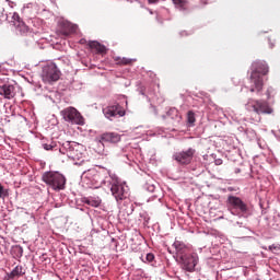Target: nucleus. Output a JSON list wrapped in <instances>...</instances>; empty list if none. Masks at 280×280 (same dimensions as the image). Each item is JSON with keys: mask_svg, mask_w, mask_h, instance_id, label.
<instances>
[{"mask_svg": "<svg viewBox=\"0 0 280 280\" xmlns=\"http://www.w3.org/2000/svg\"><path fill=\"white\" fill-rule=\"evenodd\" d=\"M110 174H113V172L107 170L97 171L95 168H90L83 172L81 180L86 187L94 189H100V187L105 188L106 185H110Z\"/></svg>", "mask_w": 280, "mask_h": 280, "instance_id": "obj_1", "label": "nucleus"}, {"mask_svg": "<svg viewBox=\"0 0 280 280\" xmlns=\"http://www.w3.org/2000/svg\"><path fill=\"white\" fill-rule=\"evenodd\" d=\"M109 185H105V188L109 189L116 202L121 205L130 196V188H128L126 183L119 182V177L115 173H109Z\"/></svg>", "mask_w": 280, "mask_h": 280, "instance_id": "obj_2", "label": "nucleus"}, {"mask_svg": "<svg viewBox=\"0 0 280 280\" xmlns=\"http://www.w3.org/2000/svg\"><path fill=\"white\" fill-rule=\"evenodd\" d=\"M42 180L52 189V191H62L67 185V177L60 172L47 171L42 175Z\"/></svg>", "mask_w": 280, "mask_h": 280, "instance_id": "obj_3", "label": "nucleus"}, {"mask_svg": "<svg viewBox=\"0 0 280 280\" xmlns=\"http://www.w3.org/2000/svg\"><path fill=\"white\" fill-rule=\"evenodd\" d=\"M82 145L78 142L66 141L62 143V148L59 149L61 154H67L69 159L74 161V165H82L84 163V153H82Z\"/></svg>", "mask_w": 280, "mask_h": 280, "instance_id": "obj_4", "label": "nucleus"}, {"mask_svg": "<svg viewBox=\"0 0 280 280\" xmlns=\"http://www.w3.org/2000/svg\"><path fill=\"white\" fill-rule=\"evenodd\" d=\"M247 110L253 121H259L261 119V117L259 116L261 115V113H264L265 115H272V108L270 107V105H268V103L264 101H248Z\"/></svg>", "mask_w": 280, "mask_h": 280, "instance_id": "obj_5", "label": "nucleus"}, {"mask_svg": "<svg viewBox=\"0 0 280 280\" xmlns=\"http://www.w3.org/2000/svg\"><path fill=\"white\" fill-rule=\"evenodd\" d=\"M126 108H128V101H125V106L115 102L113 104L103 107V115L109 121H115L121 117H126Z\"/></svg>", "mask_w": 280, "mask_h": 280, "instance_id": "obj_6", "label": "nucleus"}, {"mask_svg": "<svg viewBox=\"0 0 280 280\" xmlns=\"http://www.w3.org/2000/svg\"><path fill=\"white\" fill-rule=\"evenodd\" d=\"M60 115L65 121L72 126H84V116L74 107H68L60 112Z\"/></svg>", "mask_w": 280, "mask_h": 280, "instance_id": "obj_7", "label": "nucleus"}, {"mask_svg": "<svg viewBox=\"0 0 280 280\" xmlns=\"http://www.w3.org/2000/svg\"><path fill=\"white\" fill-rule=\"evenodd\" d=\"M60 69L56 63L50 62L43 67L42 78L45 82L51 84V82H58L60 80Z\"/></svg>", "mask_w": 280, "mask_h": 280, "instance_id": "obj_8", "label": "nucleus"}, {"mask_svg": "<svg viewBox=\"0 0 280 280\" xmlns=\"http://www.w3.org/2000/svg\"><path fill=\"white\" fill-rule=\"evenodd\" d=\"M199 257L197 253L186 254L183 258L177 260L182 270L186 272H194L196 270V266H198Z\"/></svg>", "mask_w": 280, "mask_h": 280, "instance_id": "obj_9", "label": "nucleus"}, {"mask_svg": "<svg viewBox=\"0 0 280 280\" xmlns=\"http://www.w3.org/2000/svg\"><path fill=\"white\" fill-rule=\"evenodd\" d=\"M194 156H196V149L194 148H188L173 154L174 161L179 163V165H189L194 161Z\"/></svg>", "mask_w": 280, "mask_h": 280, "instance_id": "obj_10", "label": "nucleus"}, {"mask_svg": "<svg viewBox=\"0 0 280 280\" xmlns=\"http://www.w3.org/2000/svg\"><path fill=\"white\" fill-rule=\"evenodd\" d=\"M228 202L231 207V213L238 215V218L246 215V205H244V201L240 197L231 196L228 198Z\"/></svg>", "mask_w": 280, "mask_h": 280, "instance_id": "obj_11", "label": "nucleus"}, {"mask_svg": "<svg viewBox=\"0 0 280 280\" xmlns=\"http://www.w3.org/2000/svg\"><path fill=\"white\" fill-rule=\"evenodd\" d=\"M172 246L175 249V253L173 255L172 249H168V253L171 255H173V257H174V259H176V261H179L186 255L189 254V247H187V245L183 241H175Z\"/></svg>", "mask_w": 280, "mask_h": 280, "instance_id": "obj_12", "label": "nucleus"}, {"mask_svg": "<svg viewBox=\"0 0 280 280\" xmlns=\"http://www.w3.org/2000/svg\"><path fill=\"white\" fill-rule=\"evenodd\" d=\"M248 89L250 93H261L264 91V78L257 72H252Z\"/></svg>", "mask_w": 280, "mask_h": 280, "instance_id": "obj_13", "label": "nucleus"}, {"mask_svg": "<svg viewBox=\"0 0 280 280\" xmlns=\"http://www.w3.org/2000/svg\"><path fill=\"white\" fill-rule=\"evenodd\" d=\"M16 93H20L21 97H23V91L19 86L12 84H3L0 86V95H2L4 100H14Z\"/></svg>", "mask_w": 280, "mask_h": 280, "instance_id": "obj_14", "label": "nucleus"}, {"mask_svg": "<svg viewBox=\"0 0 280 280\" xmlns=\"http://www.w3.org/2000/svg\"><path fill=\"white\" fill-rule=\"evenodd\" d=\"M252 69V73H258V75H268L269 68L266 61H254Z\"/></svg>", "mask_w": 280, "mask_h": 280, "instance_id": "obj_15", "label": "nucleus"}, {"mask_svg": "<svg viewBox=\"0 0 280 280\" xmlns=\"http://www.w3.org/2000/svg\"><path fill=\"white\" fill-rule=\"evenodd\" d=\"M12 19L16 32H19V34H27V25H25V22L21 21V16L19 15V13H14Z\"/></svg>", "mask_w": 280, "mask_h": 280, "instance_id": "obj_16", "label": "nucleus"}, {"mask_svg": "<svg viewBox=\"0 0 280 280\" xmlns=\"http://www.w3.org/2000/svg\"><path fill=\"white\" fill-rule=\"evenodd\" d=\"M121 136L116 132H106L101 136V143H119Z\"/></svg>", "mask_w": 280, "mask_h": 280, "instance_id": "obj_17", "label": "nucleus"}, {"mask_svg": "<svg viewBox=\"0 0 280 280\" xmlns=\"http://www.w3.org/2000/svg\"><path fill=\"white\" fill-rule=\"evenodd\" d=\"M82 202L90 207H100V205H102V199L98 196H90L83 197Z\"/></svg>", "mask_w": 280, "mask_h": 280, "instance_id": "obj_18", "label": "nucleus"}, {"mask_svg": "<svg viewBox=\"0 0 280 280\" xmlns=\"http://www.w3.org/2000/svg\"><path fill=\"white\" fill-rule=\"evenodd\" d=\"M167 117L173 119V121H176L177 124H180L183 116L180 115V112H178L175 107H172L166 113Z\"/></svg>", "mask_w": 280, "mask_h": 280, "instance_id": "obj_19", "label": "nucleus"}, {"mask_svg": "<svg viewBox=\"0 0 280 280\" xmlns=\"http://www.w3.org/2000/svg\"><path fill=\"white\" fill-rule=\"evenodd\" d=\"M25 275V271H23V266L18 265L14 267V269L8 275L9 279H16V277H23Z\"/></svg>", "mask_w": 280, "mask_h": 280, "instance_id": "obj_20", "label": "nucleus"}, {"mask_svg": "<svg viewBox=\"0 0 280 280\" xmlns=\"http://www.w3.org/2000/svg\"><path fill=\"white\" fill-rule=\"evenodd\" d=\"M89 47L95 49L97 54H106V46L100 44L98 42H90Z\"/></svg>", "mask_w": 280, "mask_h": 280, "instance_id": "obj_21", "label": "nucleus"}, {"mask_svg": "<svg viewBox=\"0 0 280 280\" xmlns=\"http://www.w3.org/2000/svg\"><path fill=\"white\" fill-rule=\"evenodd\" d=\"M186 121L189 128H194V126H196V113H194V110H189L187 113Z\"/></svg>", "mask_w": 280, "mask_h": 280, "instance_id": "obj_22", "label": "nucleus"}, {"mask_svg": "<svg viewBox=\"0 0 280 280\" xmlns=\"http://www.w3.org/2000/svg\"><path fill=\"white\" fill-rule=\"evenodd\" d=\"M116 65H120V66H126V65H131L132 62H135V59H129L126 57H115L114 58Z\"/></svg>", "mask_w": 280, "mask_h": 280, "instance_id": "obj_23", "label": "nucleus"}, {"mask_svg": "<svg viewBox=\"0 0 280 280\" xmlns=\"http://www.w3.org/2000/svg\"><path fill=\"white\" fill-rule=\"evenodd\" d=\"M42 147L44 148V150H47V151L58 150V143H56V141H54V140H50L47 142L43 141Z\"/></svg>", "mask_w": 280, "mask_h": 280, "instance_id": "obj_24", "label": "nucleus"}, {"mask_svg": "<svg viewBox=\"0 0 280 280\" xmlns=\"http://www.w3.org/2000/svg\"><path fill=\"white\" fill-rule=\"evenodd\" d=\"M60 32L63 36H69L70 34H73V26H71L69 23H66Z\"/></svg>", "mask_w": 280, "mask_h": 280, "instance_id": "obj_25", "label": "nucleus"}, {"mask_svg": "<svg viewBox=\"0 0 280 280\" xmlns=\"http://www.w3.org/2000/svg\"><path fill=\"white\" fill-rule=\"evenodd\" d=\"M173 3L178 10H185L187 8V0H173Z\"/></svg>", "mask_w": 280, "mask_h": 280, "instance_id": "obj_26", "label": "nucleus"}, {"mask_svg": "<svg viewBox=\"0 0 280 280\" xmlns=\"http://www.w3.org/2000/svg\"><path fill=\"white\" fill-rule=\"evenodd\" d=\"M268 250H270L271 253H275V255H279L280 254V244L276 243L272 244L268 247Z\"/></svg>", "mask_w": 280, "mask_h": 280, "instance_id": "obj_27", "label": "nucleus"}, {"mask_svg": "<svg viewBox=\"0 0 280 280\" xmlns=\"http://www.w3.org/2000/svg\"><path fill=\"white\" fill-rule=\"evenodd\" d=\"M24 10H31V12H37L38 4L30 2L24 7Z\"/></svg>", "mask_w": 280, "mask_h": 280, "instance_id": "obj_28", "label": "nucleus"}, {"mask_svg": "<svg viewBox=\"0 0 280 280\" xmlns=\"http://www.w3.org/2000/svg\"><path fill=\"white\" fill-rule=\"evenodd\" d=\"M13 250L16 253V257H23V247L20 245H16Z\"/></svg>", "mask_w": 280, "mask_h": 280, "instance_id": "obj_29", "label": "nucleus"}, {"mask_svg": "<svg viewBox=\"0 0 280 280\" xmlns=\"http://www.w3.org/2000/svg\"><path fill=\"white\" fill-rule=\"evenodd\" d=\"M142 261H144V262L147 261L148 264H152V261H154V254L148 253L145 255V260L142 259Z\"/></svg>", "mask_w": 280, "mask_h": 280, "instance_id": "obj_30", "label": "nucleus"}, {"mask_svg": "<svg viewBox=\"0 0 280 280\" xmlns=\"http://www.w3.org/2000/svg\"><path fill=\"white\" fill-rule=\"evenodd\" d=\"M0 198H8V189L3 188V185L0 184Z\"/></svg>", "mask_w": 280, "mask_h": 280, "instance_id": "obj_31", "label": "nucleus"}, {"mask_svg": "<svg viewBox=\"0 0 280 280\" xmlns=\"http://www.w3.org/2000/svg\"><path fill=\"white\" fill-rule=\"evenodd\" d=\"M148 191H150L151 194L154 192V189H156V187L154 185H149L147 187Z\"/></svg>", "mask_w": 280, "mask_h": 280, "instance_id": "obj_32", "label": "nucleus"}, {"mask_svg": "<svg viewBox=\"0 0 280 280\" xmlns=\"http://www.w3.org/2000/svg\"><path fill=\"white\" fill-rule=\"evenodd\" d=\"M159 2V0H148V3L150 4V5H152V4H154V3H158Z\"/></svg>", "mask_w": 280, "mask_h": 280, "instance_id": "obj_33", "label": "nucleus"}, {"mask_svg": "<svg viewBox=\"0 0 280 280\" xmlns=\"http://www.w3.org/2000/svg\"><path fill=\"white\" fill-rule=\"evenodd\" d=\"M215 165H222V160L221 159H219V160H215Z\"/></svg>", "mask_w": 280, "mask_h": 280, "instance_id": "obj_34", "label": "nucleus"}, {"mask_svg": "<svg viewBox=\"0 0 280 280\" xmlns=\"http://www.w3.org/2000/svg\"><path fill=\"white\" fill-rule=\"evenodd\" d=\"M180 36H187V33L184 31L180 33Z\"/></svg>", "mask_w": 280, "mask_h": 280, "instance_id": "obj_35", "label": "nucleus"}, {"mask_svg": "<svg viewBox=\"0 0 280 280\" xmlns=\"http://www.w3.org/2000/svg\"><path fill=\"white\" fill-rule=\"evenodd\" d=\"M235 173H236V174H240V168H236V170H235Z\"/></svg>", "mask_w": 280, "mask_h": 280, "instance_id": "obj_36", "label": "nucleus"}, {"mask_svg": "<svg viewBox=\"0 0 280 280\" xmlns=\"http://www.w3.org/2000/svg\"><path fill=\"white\" fill-rule=\"evenodd\" d=\"M236 224H243V222L236 221Z\"/></svg>", "mask_w": 280, "mask_h": 280, "instance_id": "obj_37", "label": "nucleus"}, {"mask_svg": "<svg viewBox=\"0 0 280 280\" xmlns=\"http://www.w3.org/2000/svg\"><path fill=\"white\" fill-rule=\"evenodd\" d=\"M2 83H3V82L0 80V86H3Z\"/></svg>", "mask_w": 280, "mask_h": 280, "instance_id": "obj_38", "label": "nucleus"}, {"mask_svg": "<svg viewBox=\"0 0 280 280\" xmlns=\"http://www.w3.org/2000/svg\"><path fill=\"white\" fill-rule=\"evenodd\" d=\"M81 43H84V39H81Z\"/></svg>", "mask_w": 280, "mask_h": 280, "instance_id": "obj_39", "label": "nucleus"}]
</instances>
